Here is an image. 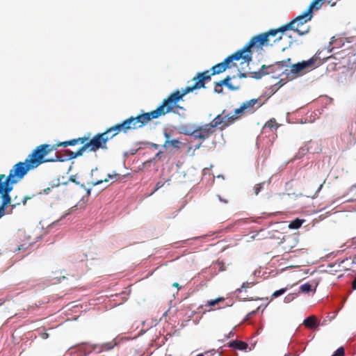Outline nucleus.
<instances>
[{
	"instance_id": "nucleus-1",
	"label": "nucleus",
	"mask_w": 356,
	"mask_h": 356,
	"mask_svg": "<svg viewBox=\"0 0 356 356\" xmlns=\"http://www.w3.org/2000/svg\"><path fill=\"white\" fill-rule=\"evenodd\" d=\"M86 138H74L70 140L60 142L54 145L42 144L37 146L32 152L29 154L24 162L19 161L15 164L10 170L9 175L3 181L14 185L22 180L29 171L34 170L44 163L64 161L67 157L63 158L59 154H55L54 157L48 159L47 156L51 152L56 151L58 147L73 146L80 141L83 143Z\"/></svg>"
},
{
	"instance_id": "nucleus-2",
	"label": "nucleus",
	"mask_w": 356,
	"mask_h": 356,
	"mask_svg": "<svg viewBox=\"0 0 356 356\" xmlns=\"http://www.w3.org/2000/svg\"><path fill=\"white\" fill-rule=\"evenodd\" d=\"M178 92L174 95H170L166 99L163 100L161 105L156 109L150 112L144 113L136 117L131 116L121 123L113 125L104 131V134L111 133L114 137L122 132L127 133L131 129H136L146 125L152 120L159 118L169 113H176L179 109H182L181 106L176 105V102L180 98Z\"/></svg>"
},
{
	"instance_id": "nucleus-3",
	"label": "nucleus",
	"mask_w": 356,
	"mask_h": 356,
	"mask_svg": "<svg viewBox=\"0 0 356 356\" xmlns=\"http://www.w3.org/2000/svg\"><path fill=\"white\" fill-rule=\"evenodd\" d=\"M240 59H243L245 63L248 64L252 60V54L247 53L245 49L242 48L241 49L227 57L223 62L213 66L211 68L212 73L210 74L209 70L197 73V76L193 79V81H194V84L193 86L182 88L181 90H177L170 94L174 95L178 92L181 96L180 98H179V99L176 102V105H178L177 103L186 94L193 92L194 90L205 88V83L211 80V76L212 75L219 74L225 72L227 68H229L232 66V63L234 60H238ZM233 65H235V64H233Z\"/></svg>"
},
{
	"instance_id": "nucleus-4",
	"label": "nucleus",
	"mask_w": 356,
	"mask_h": 356,
	"mask_svg": "<svg viewBox=\"0 0 356 356\" xmlns=\"http://www.w3.org/2000/svg\"><path fill=\"white\" fill-rule=\"evenodd\" d=\"M286 31L282 26L278 29H270L267 32L256 35L243 48L247 53L251 54L252 49L259 51L261 50L264 47L272 46L282 38V34Z\"/></svg>"
},
{
	"instance_id": "nucleus-5",
	"label": "nucleus",
	"mask_w": 356,
	"mask_h": 356,
	"mask_svg": "<svg viewBox=\"0 0 356 356\" xmlns=\"http://www.w3.org/2000/svg\"><path fill=\"white\" fill-rule=\"evenodd\" d=\"M113 136L111 133L104 134V132L97 134L89 140V136L80 137L79 138H86V140L83 143L79 141L76 144H83L76 152H72L67 150L69 153L67 159H71L78 156H82L84 152H97L99 149H107L106 143L112 139Z\"/></svg>"
},
{
	"instance_id": "nucleus-6",
	"label": "nucleus",
	"mask_w": 356,
	"mask_h": 356,
	"mask_svg": "<svg viewBox=\"0 0 356 356\" xmlns=\"http://www.w3.org/2000/svg\"><path fill=\"white\" fill-rule=\"evenodd\" d=\"M225 113V110H223L222 113L218 115L210 123L199 126L193 131H184V134L191 136L195 139H199L202 141L209 139L215 134L216 128L222 131L229 126L224 116Z\"/></svg>"
},
{
	"instance_id": "nucleus-7",
	"label": "nucleus",
	"mask_w": 356,
	"mask_h": 356,
	"mask_svg": "<svg viewBox=\"0 0 356 356\" xmlns=\"http://www.w3.org/2000/svg\"><path fill=\"white\" fill-rule=\"evenodd\" d=\"M261 106L259 99H252L243 102L239 108H236L234 114L226 113L225 112L224 116L229 124L231 125L244 114H252Z\"/></svg>"
},
{
	"instance_id": "nucleus-8",
	"label": "nucleus",
	"mask_w": 356,
	"mask_h": 356,
	"mask_svg": "<svg viewBox=\"0 0 356 356\" xmlns=\"http://www.w3.org/2000/svg\"><path fill=\"white\" fill-rule=\"evenodd\" d=\"M312 19V15H307V11L296 17L289 23L284 25V29L292 30L297 32L300 35L307 34L310 29V26L307 23Z\"/></svg>"
},
{
	"instance_id": "nucleus-9",
	"label": "nucleus",
	"mask_w": 356,
	"mask_h": 356,
	"mask_svg": "<svg viewBox=\"0 0 356 356\" xmlns=\"http://www.w3.org/2000/svg\"><path fill=\"white\" fill-rule=\"evenodd\" d=\"M291 61V58H288L285 60L276 62L274 65L266 66L263 65L259 72H254L252 77L255 79H260L263 75L268 74L270 72H275L276 70H281L284 67L289 66Z\"/></svg>"
},
{
	"instance_id": "nucleus-10",
	"label": "nucleus",
	"mask_w": 356,
	"mask_h": 356,
	"mask_svg": "<svg viewBox=\"0 0 356 356\" xmlns=\"http://www.w3.org/2000/svg\"><path fill=\"white\" fill-rule=\"evenodd\" d=\"M5 177V175H0V194L2 197V202L1 205L6 208L9 204H10L11 198L9 193L13 190V185L3 181V180Z\"/></svg>"
},
{
	"instance_id": "nucleus-11",
	"label": "nucleus",
	"mask_w": 356,
	"mask_h": 356,
	"mask_svg": "<svg viewBox=\"0 0 356 356\" xmlns=\"http://www.w3.org/2000/svg\"><path fill=\"white\" fill-rule=\"evenodd\" d=\"M341 140L346 148H350L356 143V122L351 124L348 133L341 134Z\"/></svg>"
},
{
	"instance_id": "nucleus-12",
	"label": "nucleus",
	"mask_w": 356,
	"mask_h": 356,
	"mask_svg": "<svg viewBox=\"0 0 356 356\" xmlns=\"http://www.w3.org/2000/svg\"><path fill=\"white\" fill-rule=\"evenodd\" d=\"M315 61L316 59L312 58L308 60L293 64L291 67L290 72L297 75L302 72L305 70L312 69L314 68Z\"/></svg>"
},
{
	"instance_id": "nucleus-13",
	"label": "nucleus",
	"mask_w": 356,
	"mask_h": 356,
	"mask_svg": "<svg viewBox=\"0 0 356 356\" xmlns=\"http://www.w3.org/2000/svg\"><path fill=\"white\" fill-rule=\"evenodd\" d=\"M236 76H234L231 77L230 76H227L223 80H221L218 82H215L214 83V92L216 93H221L222 92V88L218 89V87H221L222 85L227 86L230 90L236 91L240 89V86H234L230 81L232 79H234Z\"/></svg>"
},
{
	"instance_id": "nucleus-14",
	"label": "nucleus",
	"mask_w": 356,
	"mask_h": 356,
	"mask_svg": "<svg viewBox=\"0 0 356 356\" xmlns=\"http://www.w3.org/2000/svg\"><path fill=\"white\" fill-rule=\"evenodd\" d=\"M115 346V343L113 341L103 343L102 344H93L90 346V350L88 353H90L91 350H97V353H100L103 351L111 350L114 348Z\"/></svg>"
},
{
	"instance_id": "nucleus-15",
	"label": "nucleus",
	"mask_w": 356,
	"mask_h": 356,
	"mask_svg": "<svg viewBox=\"0 0 356 356\" xmlns=\"http://www.w3.org/2000/svg\"><path fill=\"white\" fill-rule=\"evenodd\" d=\"M325 3V0H314L306 10L307 15L309 14L313 15V11L320 10Z\"/></svg>"
},
{
	"instance_id": "nucleus-16",
	"label": "nucleus",
	"mask_w": 356,
	"mask_h": 356,
	"mask_svg": "<svg viewBox=\"0 0 356 356\" xmlns=\"http://www.w3.org/2000/svg\"><path fill=\"white\" fill-rule=\"evenodd\" d=\"M228 347L236 350H245L248 348V345L244 341L234 340L228 343Z\"/></svg>"
},
{
	"instance_id": "nucleus-17",
	"label": "nucleus",
	"mask_w": 356,
	"mask_h": 356,
	"mask_svg": "<svg viewBox=\"0 0 356 356\" xmlns=\"http://www.w3.org/2000/svg\"><path fill=\"white\" fill-rule=\"evenodd\" d=\"M181 141L178 139H173L171 140H165L164 142V144L163 145V147L165 149H169L170 147H172L173 149H179L181 147Z\"/></svg>"
},
{
	"instance_id": "nucleus-18",
	"label": "nucleus",
	"mask_w": 356,
	"mask_h": 356,
	"mask_svg": "<svg viewBox=\"0 0 356 356\" xmlns=\"http://www.w3.org/2000/svg\"><path fill=\"white\" fill-rule=\"evenodd\" d=\"M303 324L307 328H313L318 325L317 318L314 316H310L304 320Z\"/></svg>"
},
{
	"instance_id": "nucleus-19",
	"label": "nucleus",
	"mask_w": 356,
	"mask_h": 356,
	"mask_svg": "<svg viewBox=\"0 0 356 356\" xmlns=\"http://www.w3.org/2000/svg\"><path fill=\"white\" fill-rule=\"evenodd\" d=\"M304 221H305L304 220H300L299 218H296V219L292 220L289 223V228L291 229H298L299 227H301V225H302Z\"/></svg>"
},
{
	"instance_id": "nucleus-20",
	"label": "nucleus",
	"mask_w": 356,
	"mask_h": 356,
	"mask_svg": "<svg viewBox=\"0 0 356 356\" xmlns=\"http://www.w3.org/2000/svg\"><path fill=\"white\" fill-rule=\"evenodd\" d=\"M277 127H278V124L275 118L270 119L264 125V128H269L270 129H276L277 128Z\"/></svg>"
},
{
	"instance_id": "nucleus-21",
	"label": "nucleus",
	"mask_w": 356,
	"mask_h": 356,
	"mask_svg": "<svg viewBox=\"0 0 356 356\" xmlns=\"http://www.w3.org/2000/svg\"><path fill=\"white\" fill-rule=\"evenodd\" d=\"M224 300H225V298H218L214 300H208L205 305L208 306V307H214V306L217 305L219 302H223Z\"/></svg>"
},
{
	"instance_id": "nucleus-22",
	"label": "nucleus",
	"mask_w": 356,
	"mask_h": 356,
	"mask_svg": "<svg viewBox=\"0 0 356 356\" xmlns=\"http://www.w3.org/2000/svg\"><path fill=\"white\" fill-rule=\"evenodd\" d=\"M300 290L303 293H308L312 291V285L309 283H305L300 286Z\"/></svg>"
},
{
	"instance_id": "nucleus-23",
	"label": "nucleus",
	"mask_w": 356,
	"mask_h": 356,
	"mask_svg": "<svg viewBox=\"0 0 356 356\" xmlns=\"http://www.w3.org/2000/svg\"><path fill=\"white\" fill-rule=\"evenodd\" d=\"M286 291V289H280V290L275 291L272 294V298H277V297H279L280 296H281V295L284 294Z\"/></svg>"
},
{
	"instance_id": "nucleus-24",
	"label": "nucleus",
	"mask_w": 356,
	"mask_h": 356,
	"mask_svg": "<svg viewBox=\"0 0 356 356\" xmlns=\"http://www.w3.org/2000/svg\"><path fill=\"white\" fill-rule=\"evenodd\" d=\"M344 348L343 347L339 348L332 356H344Z\"/></svg>"
},
{
	"instance_id": "nucleus-25",
	"label": "nucleus",
	"mask_w": 356,
	"mask_h": 356,
	"mask_svg": "<svg viewBox=\"0 0 356 356\" xmlns=\"http://www.w3.org/2000/svg\"><path fill=\"white\" fill-rule=\"evenodd\" d=\"M216 264L218 265V266L219 268H218V271L222 272V271L226 270V266H225V265L223 261H218Z\"/></svg>"
},
{
	"instance_id": "nucleus-26",
	"label": "nucleus",
	"mask_w": 356,
	"mask_h": 356,
	"mask_svg": "<svg viewBox=\"0 0 356 356\" xmlns=\"http://www.w3.org/2000/svg\"><path fill=\"white\" fill-rule=\"evenodd\" d=\"M262 188H263L262 184H256L255 186L254 187V194L258 195Z\"/></svg>"
},
{
	"instance_id": "nucleus-27",
	"label": "nucleus",
	"mask_w": 356,
	"mask_h": 356,
	"mask_svg": "<svg viewBox=\"0 0 356 356\" xmlns=\"http://www.w3.org/2000/svg\"><path fill=\"white\" fill-rule=\"evenodd\" d=\"M294 298H295V295L294 294H288L285 297L284 301L286 302H289L292 301Z\"/></svg>"
},
{
	"instance_id": "nucleus-28",
	"label": "nucleus",
	"mask_w": 356,
	"mask_h": 356,
	"mask_svg": "<svg viewBox=\"0 0 356 356\" xmlns=\"http://www.w3.org/2000/svg\"><path fill=\"white\" fill-rule=\"evenodd\" d=\"M325 3H327V5H330V6H334L337 4V3L339 0H325Z\"/></svg>"
},
{
	"instance_id": "nucleus-29",
	"label": "nucleus",
	"mask_w": 356,
	"mask_h": 356,
	"mask_svg": "<svg viewBox=\"0 0 356 356\" xmlns=\"http://www.w3.org/2000/svg\"><path fill=\"white\" fill-rule=\"evenodd\" d=\"M40 336L42 339H47L49 337V334L46 332H42L40 333Z\"/></svg>"
},
{
	"instance_id": "nucleus-30",
	"label": "nucleus",
	"mask_w": 356,
	"mask_h": 356,
	"mask_svg": "<svg viewBox=\"0 0 356 356\" xmlns=\"http://www.w3.org/2000/svg\"><path fill=\"white\" fill-rule=\"evenodd\" d=\"M164 185V183L162 182V181H158L156 184V188H155V191H157L159 190V188H161V187H163Z\"/></svg>"
},
{
	"instance_id": "nucleus-31",
	"label": "nucleus",
	"mask_w": 356,
	"mask_h": 356,
	"mask_svg": "<svg viewBox=\"0 0 356 356\" xmlns=\"http://www.w3.org/2000/svg\"><path fill=\"white\" fill-rule=\"evenodd\" d=\"M286 83V81L284 79H280L277 83L275 84V86L278 85V88L282 87L283 85H284Z\"/></svg>"
},
{
	"instance_id": "nucleus-32",
	"label": "nucleus",
	"mask_w": 356,
	"mask_h": 356,
	"mask_svg": "<svg viewBox=\"0 0 356 356\" xmlns=\"http://www.w3.org/2000/svg\"><path fill=\"white\" fill-rule=\"evenodd\" d=\"M108 179L107 178L104 179V180H98L95 182L93 183V185L94 186H96V185H99L103 182H108Z\"/></svg>"
},
{
	"instance_id": "nucleus-33",
	"label": "nucleus",
	"mask_w": 356,
	"mask_h": 356,
	"mask_svg": "<svg viewBox=\"0 0 356 356\" xmlns=\"http://www.w3.org/2000/svg\"><path fill=\"white\" fill-rule=\"evenodd\" d=\"M163 135H164V137L165 138V140H170L171 134L169 132L165 131Z\"/></svg>"
},
{
	"instance_id": "nucleus-34",
	"label": "nucleus",
	"mask_w": 356,
	"mask_h": 356,
	"mask_svg": "<svg viewBox=\"0 0 356 356\" xmlns=\"http://www.w3.org/2000/svg\"><path fill=\"white\" fill-rule=\"evenodd\" d=\"M119 175L118 174H116V173H114V174H108L107 177L110 179H117L118 177H119Z\"/></svg>"
},
{
	"instance_id": "nucleus-35",
	"label": "nucleus",
	"mask_w": 356,
	"mask_h": 356,
	"mask_svg": "<svg viewBox=\"0 0 356 356\" xmlns=\"http://www.w3.org/2000/svg\"><path fill=\"white\" fill-rule=\"evenodd\" d=\"M5 207L0 205V218L5 215Z\"/></svg>"
},
{
	"instance_id": "nucleus-36",
	"label": "nucleus",
	"mask_w": 356,
	"mask_h": 356,
	"mask_svg": "<svg viewBox=\"0 0 356 356\" xmlns=\"http://www.w3.org/2000/svg\"><path fill=\"white\" fill-rule=\"evenodd\" d=\"M238 77L240 78V79L246 78L247 77V74L246 73H241V72H240L238 74Z\"/></svg>"
},
{
	"instance_id": "nucleus-37",
	"label": "nucleus",
	"mask_w": 356,
	"mask_h": 356,
	"mask_svg": "<svg viewBox=\"0 0 356 356\" xmlns=\"http://www.w3.org/2000/svg\"><path fill=\"white\" fill-rule=\"evenodd\" d=\"M31 197H28V196H25L22 200V203L24 205H25L26 204V202L28 200H30Z\"/></svg>"
},
{
	"instance_id": "nucleus-38",
	"label": "nucleus",
	"mask_w": 356,
	"mask_h": 356,
	"mask_svg": "<svg viewBox=\"0 0 356 356\" xmlns=\"http://www.w3.org/2000/svg\"><path fill=\"white\" fill-rule=\"evenodd\" d=\"M250 283L245 282L242 284L241 289H248L249 287Z\"/></svg>"
},
{
	"instance_id": "nucleus-39",
	"label": "nucleus",
	"mask_w": 356,
	"mask_h": 356,
	"mask_svg": "<svg viewBox=\"0 0 356 356\" xmlns=\"http://www.w3.org/2000/svg\"><path fill=\"white\" fill-rule=\"evenodd\" d=\"M352 288L353 290H356V277L354 279V280L352 282Z\"/></svg>"
},
{
	"instance_id": "nucleus-40",
	"label": "nucleus",
	"mask_w": 356,
	"mask_h": 356,
	"mask_svg": "<svg viewBox=\"0 0 356 356\" xmlns=\"http://www.w3.org/2000/svg\"><path fill=\"white\" fill-rule=\"evenodd\" d=\"M201 146H202V143H199L198 145H195V149H193V152H194L195 150H196V149H200V148L201 147Z\"/></svg>"
},
{
	"instance_id": "nucleus-41",
	"label": "nucleus",
	"mask_w": 356,
	"mask_h": 356,
	"mask_svg": "<svg viewBox=\"0 0 356 356\" xmlns=\"http://www.w3.org/2000/svg\"><path fill=\"white\" fill-rule=\"evenodd\" d=\"M172 286H173L174 287L177 288L178 289H179V288H180L179 284L177 282H175V283L172 284Z\"/></svg>"
},
{
	"instance_id": "nucleus-42",
	"label": "nucleus",
	"mask_w": 356,
	"mask_h": 356,
	"mask_svg": "<svg viewBox=\"0 0 356 356\" xmlns=\"http://www.w3.org/2000/svg\"><path fill=\"white\" fill-rule=\"evenodd\" d=\"M70 181H73V182H74V183H76V184H79V182H78V181H76L74 179H73L72 177H70Z\"/></svg>"
},
{
	"instance_id": "nucleus-43",
	"label": "nucleus",
	"mask_w": 356,
	"mask_h": 356,
	"mask_svg": "<svg viewBox=\"0 0 356 356\" xmlns=\"http://www.w3.org/2000/svg\"><path fill=\"white\" fill-rule=\"evenodd\" d=\"M49 191H50V188H46V189H44V193H46V194H47V193H48V192H49Z\"/></svg>"
},
{
	"instance_id": "nucleus-44",
	"label": "nucleus",
	"mask_w": 356,
	"mask_h": 356,
	"mask_svg": "<svg viewBox=\"0 0 356 356\" xmlns=\"http://www.w3.org/2000/svg\"><path fill=\"white\" fill-rule=\"evenodd\" d=\"M152 147H153L154 148H155V149H157V148L159 147V145H157V144H154H154H152Z\"/></svg>"
},
{
	"instance_id": "nucleus-45",
	"label": "nucleus",
	"mask_w": 356,
	"mask_h": 356,
	"mask_svg": "<svg viewBox=\"0 0 356 356\" xmlns=\"http://www.w3.org/2000/svg\"><path fill=\"white\" fill-rule=\"evenodd\" d=\"M289 70H285L284 71L282 72V73H284L286 74V75H289V72H288Z\"/></svg>"
},
{
	"instance_id": "nucleus-46",
	"label": "nucleus",
	"mask_w": 356,
	"mask_h": 356,
	"mask_svg": "<svg viewBox=\"0 0 356 356\" xmlns=\"http://www.w3.org/2000/svg\"><path fill=\"white\" fill-rule=\"evenodd\" d=\"M323 184H321L319 186V187H318V190H317V191H318V192L319 191H321V188H323Z\"/></svg>"
},
{
	"instance_id": "nucleus-47",
	"label": "nucleus",
	"mask_w": 356,
	"mask_h": 356,
	"mask_svg": "<svg viewBox=\"0 0 356 356\" xmlns=\"http://www.w3.org/2000/svg\"><path fill=\"white\" fill-rule=\"evenodd\" d=\"M162 154V152H159L157 154H156V156H161V154Z\"/></svg>"
},
{
	"instance_id": "nucleus-48",
	"label": "nucleus",
	"mask_w": 356,
	"mask_h": 356,
	"mask_svg": "<svg viewBox=\"0 0 356 356\" xmlns=\"http://www.w3.org/2000/svg\"><path fill=\"white\" fill-rule=\"evenodd\" d=\"M86 192L88 195H90V189H86Z\"/></svg>"
},
{
	"instance_id": "nucleus-49",
	"label": "nucleus",
	"mask_w": 356,
	"mask_h": 356,
	"mask_svg": "<svg viewBox=\"0 0 356 356\" xmlns=\"http://www.w3.org/2000/svg\"><path fill=\"white\" fill-rule=\"evenodd\" d=\"M17 204H19V203H16L15 204L12 205V207H15Z\"/></svg>"
},
{
	"instance_id": "nucleus-50",
	"label": "nucleus",
	"mask_w": 356,
	"mask_h": 356,
	"mask_svg": "<svg viewBox=\"0 0 356 356\" xmlns=\"http://www.w3.org/2000/svg\"><path fill=\"white\" fill-rule=\"evenodd\" d=\"M254 313H255V312H254V311H252V312L250 314H250H254Z\"/></svg>"
},
{
	"instance_id": "nucleus-51",
	"label": "nucleus",
	"mask_w": 356,
	"mask_h": 356,
	"mask_svg": "<svg viewBox=\"0 0 356 356\" xmlns=\"http://www.w3.org/2000/svg\"><path fill=\"white\" fill-rule=\"evenodd\" d=\"M197 356H204L202 354H199Z\"/></svg>"
},
{
	"instance_id": "nucleus-52",
	"label": "nucleus",
	"mask_w": 356,
	"mask_h": 356,
	"mask_svg": "<svg viewBox=\"0 0 356 356\" xmlns=\"http://www.w3.org/2000/svg\"><path fill=\"white\" fill-rule=\"evenodd\" d=\"M284 356H290L289 355H285Z\"/></svg>"
}]
</instances>
